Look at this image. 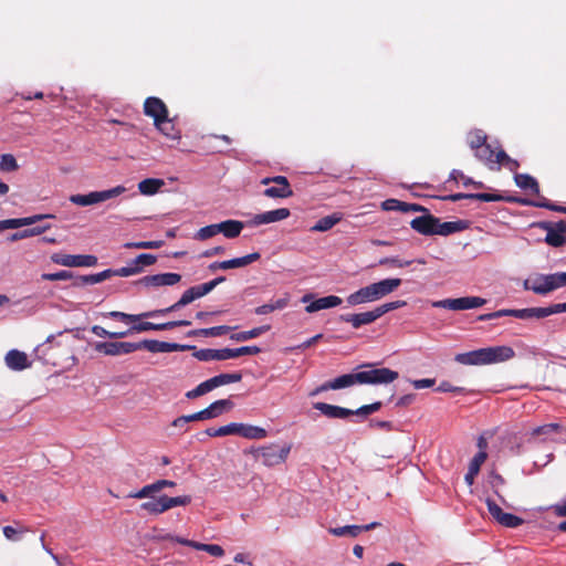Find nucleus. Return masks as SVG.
<instances>
[{"mask_svg": "<svg viewBox=\"0 0 566 566\" xmlns=\"http://www.w3.org/2000/svg\"><path fill=\"white\" fill-rule=\"evenodd\" d=\"M514 180L517 187L524 190H531L534 195H539L537 180L527 174H515Z\"/></svg>", "mask_w": 566, "mask_h": 566, "instance_id": "obj_40", "label": "nucleus"}, {"mask_svg": "<svg viewBox=\"0 0 566 566\" xmlns=\"http://www.w3.org/2000/svg\"><path fill=\"white\" fill-rule=\"evenodd\" d=\"M29 530L27 527H23L21 528L20 531L15 530L14 527L12 526H4L2 528V532H3V535L6 536L7 539L9 541H18L19 537H18V534L19 533H23V532H28Z\"/></svg>", "mask_w": 566, "mask_h": 566, "instance_id": "obj_62", "label": "nucleus"}, {"mask_svg": "<svg viewBox=\"0 0 566 566\" xmlns=\"http://www.w3.org/2000/svg\"><path fill=\"white\" fill-rule=\"evenodd\" d=\"M46 218H54L53 214H34L25 218L7 219L0 221V231L6 229H19L21 227L34 224Z\"/></svg>", "mask_w": 566, "mask_h": 566, "instance_id": "obj_23", "label": "nucleus"}, {"mask_svg": "<svg viewBox=\"0 0 566 566\" xmlns=\"http://www.w3.org/2000/svg\"><path fill=\"white\" fill-rule=\"evenodd\" d=\"M234 327H231L228 325H220V326L208 327V328H206V332H203V333L206 334V337H219V336L226 335Z\"/></svg>", "mask_w": 566, "mask_h": 566, "instance_id": "obj_59", "label": "nucleus"}, {"mask_svg": "<svg viewBox=\"0 0 566 566\" xmlns=\"http://www.w3.org/2000/svg\"><path fill=\"white\" fill-rule=\"evenodd\" d=\"M108 316L124 323H136L142 318L155 317L157 315L155 314V311L145 312L142 314H127L124 312L113 311L108 313Z\"/></svg>", "mask_w": 566, "mask_h": 566, "instance_id": "obj_41", "label": "nucleus"}, {"mask_svg": "<svg viewBox=\"0 0 566 566\" xmlns=\"http://www.w3.org/2000/svg\"><path fill=\"white\" fill-rule=\"evenodd\" d=\"M436 391L461 394L464 391V388L452 386L449 381H441L440 385L436 388Z\"/></svg>", "mask_w": 566, "mask_h": 566, "instance_id": "obj_63", "label": "nucleus"}, {"mask_svg": "<svg viewBox=\"0 0 566 566\" xmlns=\"http://www.w3.org/2000/svg\"><path fill=\"white\" fill-rule=\"evenodd\" d=\"M405 305H406L405 301H395V302L381 304V305L375 307V311H376V313H378V318H379L382 315H385L386 313L397 310V308H400Z\"/></svg>", "mask_w": 566, "mask_h": 566, "instance_id": "obj_53", "label": "nucleus"}, {"mask_svg": "<svg viewBox=\"0 0 566 566\" xmlns=\"http://www.w3.org/2000/svg\"><path fill=\"white\" fill-rule=\"evenodd\" d=\"M218 224L219 233H222L228 239H234L240 235L244 224L238 220H226Z\"/></svg>", "mask_w": 566, "mask_h": 566, "instance_id": "obj_33", "label": "nucleus"}, {"mask_svg": "<svg viewBox=\"0 0 566 566\" xmlns=\"http://www.w3.org/2000/svg\"><path fill=\"white\" fill-rule=\"evenodd\" d=\"M193 301H195L193 294H192L191 290L188 289L182 293L181 297L176 303H174L172 305H170L169 307H166V308L155 310V314L157 316H164L168 313L176 312V311L180 310L181 307L192 303Z\"/></svg>", "mask_w": 566, "mask_h": 566, "instance_id": "obj_36", "label": "nucleus"}, {"mask_svg": "<svg viewBox=\"0 0 566 566\" xmlns=\"http://www.w3.org/2000/svg\"><path fill=\"white\" fill-rule=\"evenodd\" d=\"M261 258L259 252H253L241 258H235L227 261H222L223 270L237 269L247 266Z\"/></svg>", "mask_w": 566, "mask_h": 566, "instance_id": "obj_37", "label": "nucleus"}, {"mask_svg": "<svg viewBox=\"0 0 566 566\" xmlns=\"http://www.w3.org/2000/svg\"><path fill=\"white\" fill-rule=\"evenodd\" d=\"M401 285L400 279H385L379 282L373 283V290L377 300L392 293Z\"/></svg>", "mask_w": 566, "mask_h": 566, "instance_id": "obj_30", "label": "nucleus"}, {"mask_svg": "<svg viewBox=\"0 0 566 566\" xmlns=\"http://www.w3.org/2000/svg\"><path fill=\"white\" fill-rule=\"evenodd\" d=\"M526 291H532L538 295H546L556 290L553 274H536L523 282Z\"/></svg>", "mask_w": 566, "mask_h": 566, "instance_id": "obj_11", "label": "nucleus"}, {"mask_svg": "<svg viewBox=\"0 0 566 566\" xmlns=\"http://www.w3.org/2000/svg\"><path fill=\"white\" fill-rule=\"evenodd\" d=\"M358 371L352 373V374H344L340 375L332 380L325 381L312 391H310V397H315L319 395L321 392L327 391V390H338L347 387H352L354 385H359Z\"/></svg>", "mask_w": 566, "mask_h": 566, "instance_id": "obj_9", "label": "nucleus"}, {"mask_svg": "<svg viewBox=\"0 0 566 566\" xmlns=\"http://www.w3.org/2000/svg\"><path fill=\"white\" fill-rule=\"evenodd\" d=\"M214 387H213V384L211 381V378L207 379L206 381L199 384L196 388H193L192 390H189L187 394H186V397L188 399H195L197 397H200L211 390H213Z\"/></svg>", "mask_w": 566, "mask_h": 566, "instance_id": "obj_48", "label": "nucleus"}, {"mask_svg": "<svg viewBox=\"0 0 566 566\" xmlns=\"http://www.w3.org/2000/svg\"><path fill=\"white\" fill-rule=\"evenodd\" d=\"M126 191L124 186H116L103 191H92L87 195H72L70 201L77 206H91L120 196Z\"/></svg>", "mask_w": 566, "mask_h": 566, "instance_id": "obj_5", "label": "nucleus"}, {"mask_svg": "<svg viewBox=\"0 0 566 566\" xmlns=\"http://www.w3.org/2000/svg\"><path fill=\"white\" fill-rule=\"evenodd\" d=\"M454 360L462 365H489L484 348L457 354Z\"/></svg>", "mask_w": 566, "mask_h": 566, "instance_id": "obj_25", "label": "nucleus"}, {"mask_svg": "<svg viewBox=\"0 0 566 566\" xmlns=\"http://www.w3.org/2000/svg\"><path fill=\"white\" fill-rule=\"evenodd\" d=\"M234 407V403L230 399H220L212 402L207 408L202 409V417L205 420L217 418L226 411L231 410Z\"/></svg>", "mask_w": 566, "mask_h": 566, "instance_id": "obj_27", "label": "nucleus"}, {"mask_svg": "<svg viewBox=\"0 0 566 566\" xmlns=\"http://www.w3.org/2000/svg\"><path fill=\"white\" fill-rule=\"evenodd\" d=\"M379 525H380V523H378V522H371L366 525H345V526H340V527L329 528V533L335 536L348 535L350 537H356L361 532H367V531L374 530V528L378 527Z\"/></svg>", "mask_w": 566, "mask_h": 566, "instance_id": "obj_24", "label": "nucleus"}, {"mask_svg": "<svg viewBox=\"0 0 566 566\" xmlns=\"http://www.w3.org/2000/svg\"><path fill=\"white\" fill-rule=\"evenodd\" d=\"M142 510L150 513V514H155V515H158V514H163L164 511L161 509V505H160V499L158 497L156 501H149V502H144L142 505H140Z\"/></svg>", "mask_w": 566, "mask_h": 566, "instance_id": "obj_60", "label": "nucleus"}, {"mask_svg": "<svg viewBox=\"0 0 566 566\" xmlns=\"http://www.w3.org/2000/svg\"><path fill=\"white\" fill-rule=\"evenodd\" d=\"M144 113L154 119L155 126H159L161 119L168 116V108L160 98L151 96L144 102Z\"/></svg>", "mask_w": 566, "mask_h": 566, "instance_id": "obj_17", "label": "nucleus"}, {"mask_svg": "<svg viewBox=\"0 0 566 566\" xmlns=\"http://www.w3.org/2000/svg\"><path fill=\"white\" fill-rule=\"evenodd\" d=\"M313 408L318 410L328 419H347L348 417L354 416L352 409L326 402H315L313 403Z\"/></svg>", "mask_w": 566, "mask_h": 566, "instance_id": "obj_21", "label": "nucleus"}, {"mask_svg": "<svg viewBox=\"0 0 566 566\" xmlns=\"http://www.w3.org/2000/svg\"><path fill=\"white\" fill-rule=\"evenodd\" d=\"M164 241H138V242H127L124 244L126 249H159L163 247Z\"/></svg>", "mask_w": 566, "mask_h": 566, "instance_id": "obj_52", "label": "nucleus"}, {"mask_svg": "<svg viewBox=\"0 0 566 566\" xmlns=\"http://www.w3.org/2000/svg\"><path fill=\"white\" fill-rule=\"evenodd\" d=\"M504 316H513L521 319L531 318V307L521 310H504Z\"/></svg>", "mask_w": 566, "mask_h": 566, "instance_id": "obj_61", "label": "nucleus"}, {"mask_svg": "<svg viewBox=\"0 0 566 566\" xmlns=\"http://www.w3.org/2000/svg\"><path fill=\"white\" fill-rule=\"evenodd\" d=\"M343 219V214L340 212H334L329 216L321 218L312 228V232H325L331 230L334 226H336Z\"/></svg>", "mask_w": 566, "mask_h": 566, "instance_id": "obj_35", "label": "nucleus"}, {"mask_svg": "<svg viewBox=\"0 0 566 566\" xmlns=\"http://www.w3.org/2000/svg\"><path fill=\"white\" fill-rule=\"evenodd\" d=\"M486 139H488V137L483 130L475 129L473 132H470V134L468 136V144H469L470 148L475 153L481 147H483L485 144H488Z\"/></svg>", "mask_w": 566, "mask_h": 566, "instance_id": "obj_45", "label": "nucleus"}, {"mask_svg": "<svg viewBox=\"0 0 566 566\" xmlns=\"http://www.w3.org/2000/svg\"><path fill=\"white\" fill-rule=\"evenodd\" d=\"M374 364H363L359 368L365 370L358 371L359 385H387L398 379L399 374L390 368H375Z\"/></svg>", "mask_w": 566, "mask_h": 566, "instance_id": "obj_3", "label": "nucleus"}, {"mask_svg": "<svg viewBox=\"0 0 566 566\" xmlns=\"http://www.w3.org/2000/svg\"><path fill=\"white\" fill-rule=\"evenodd\" d=\"M488 511L490 515L500 525L509 528H516L524 523V520L517 515L512 513H505L503 510L495 503L494 500L488 497L485 500Z\"/></svg>", "mask_w": 566, "mask_h": 566, "instance_id": "obj_10", "label": "nucleus"}, {"mask_svg": "<svg viewBox=\"0 0 566 566\" xmlns=\"http://www.w3.org/2000/svg\"><path fill=\"white\" fill-rule=\"evenodd\" d=\"M381 406H382L381 401H376L370 405H364V406L359 407L358 409L353 410V412L356 416L367 417V416L378 411L381 408Z\"/></svg>", "mask_w": 566, "mask_h": 566, "instance_id": "obj_55", "label": "nucleus"}, {"mask_svg": "<svg viewBox=\"0 0 566 566\" xmlns=\"http://www.w3.org/2000/svg\"><path fill=\"white\" fill-rule=\"evenodd\" d=\"M261 353V348L259 346H242L239 348H222V349H196L193 356L200 361H210V360H226L238 358L244 355H258Z\"/></svg>", "mask_w": 566, "mask_h": 566, "instance_id": "obj_2", "label": "nucleus"}, {"mask_svg": "<svg viewBox=\"0 0 566 566\" xmlns=\"http://www.w3.org/2000/svg\"><path fill=\"white\" fill-rule=\"evenodd\" d=\"M17 159L11 154H3L0 158V170L11 172L18 170Z\"/></svg>", "mask_w": 566, "mask_h": 566, "instance_id": "obj_50", "label": "nucleus"}, {"mask_svg": "<svg viewBox=\"0 0 566 566\" xmlns=\"http://www.w3.org/2000/svg\"><path fill=\"white\" fill-rule=\"evenodd\" d=\"M496 161H499L497 166L502 165L512 172H516V170L520 167L518 161L516 159L511 158L505 153V150H503L502 148H497V160Z\"/></svg>", "mask_w": 566, "mask_h": 566, "instance_id": "obj_47", "label": "nucleus"}, {"mask_svg": "<svg viewBox=\"0 0 566 566\" xmlns=\"http://www.w3.org/2000/svg\"><path fill=\"white\" fill-rule=\"evenodd\" d=\"M41 277L44 281H65L73 279V274L70 271L62 270L55 273H43Z\"/></svg>", "mask_w": 566, "mask_h": 566, "instance_id": "obj_56", "label": "nucleus"}, {"mask_svg": "<svg viewBox=\"0 0 566 566\" xmlns=\"http://www.w3.org/2000/svg\"><path fill=\"white\" fill-rule=\"evenodd\" d=\"M486 458H488L486 452H478L471 460V462L469 464L468 472L464 476V480L469 485L473 484L474 479L479 474L480 469H481L482 464L485 462Z\"/></svg>", "mask_w": 566, "mask_h": 566, "instance_id": "obj_34", "label": "nucleus"}, {"mask_svg": "<svg viewBox=\"0 0 566 566\" xmlns=\"http://www.w3.org/2000/svg\"><path fill=\"white\" fill-rule=\"evenodd\" d=\"M91 276V284H97L101 283L109 277L113 276L112 269L104 270L96 274H90Z\"/></svg>", "mask_w": 566, "mask_h": 566, "instance_id": "obj_64", "label": "nucleus"}, {"mask_svg": "<svg viewBox=\"0 0 566 566\" xmlns=\"http://www.w3.org/2000/svg\"><path fill=\"white\" fill-rule=\"evenodd\" d=\"M471 200H479L483 202H495V201H511L515 202L516 199L514 198H505L502 195L497 193H488V192H479V193H472Z\"/></svg>", "mask_w": 566, "mask_h": 566, "instance_id": "obj_49", "label": "nucleus"}, {"mask_svg": "<svg viewBox=\"0 0 566 566\" xmlns=\"http://www.w3.org/2000/svg\"><path fill=\"white\" fill-rule=\"evenodd\" d=\"M560 430V426L558 423H547L539 427H536L532 431V436H542L549 434L552 432H557Z\"/></svg>", "mask_w": 566, "mask_h": 566, "instance_id": "obj_58", "label": "nucleus"}, {"mask_svg": "<svg viewBox=\"0 0 566 566\" xmlns=\"http://www.w3.org/2000/svg\"><path fill=\"white\" fill-rule=\"evenodd\" d=\"M7 366L12 370H23L30 367L28 355L18 349H11L4 357Z\"/></svg>", "mask_w": 566, "mask_h": 566, "instance_id": "obj_26", "label": "nucleus"}, {"mask_svg": "<svg viewBox=\"0 0 566 566\" xmlns=\"http://www.w3.org/2000/svg\"><path fill=\"white\" fill-rule=\"evenodd\" d=\"M411 263H412V261H402L397 256L382 258L379 260L380 265H388L391 268H405V266H409Z\"/></svg>", "mask_w": 566, "mask_h": 566, "instance_id": "obj_57", "label": "nucleus"}, {"mask_svg": "<svg viewBox=\"0 0 566 566\" xmlns=\"http://www.w3.org/2000/svg\"><path fill=\"white\" fill-rule=\"evenodd\" d=\"M138 350L146 349L150 353H172L196 349L191 345H182L177 343L160 342L156 339H144L137 343Z\"/></svg>", "mask_w": 566, "mask_h": 566, "instance_id": "obj_13", "label": "nucleus"}, {"mask_svg": "<svg viewBox=\"0 0 566 566\" xmlns=\"http://www.w3.org/2000/svg\"><path fill=\"white\" fill-rule=\"evenodd\" d=\"M242 379V375L240 373H233V374H220L211 378V381L213 384V387H220L223 385L232 384V382H239Z\"/></svg>", "mask_w": 566, "mask_h": 566, "instance_id": "obj_46", "label": "nucleus"}, {"mask_svg": "<svg viewBox=\"0 0 566 566\" xmlns=\"http://www.w3.org/2000/svg\"><path fill=\"white\" fill-rule=\"evenodd\" d=\"M290 214H291V212L287 208H279L275 210H270V211L254 214L250 221V224L258 227L261 224L273 223V222L282 221V220L289 218Z\"/></svg>", "mask_w": 566, "mask_h": 566, "instance_id": "obj_19", "label": "nucleus"}, {"mask_svg": "<svg viewBox=\"0 0 566 566\" xmlns=\"http://www.w3.org/2000/svg\"><path fill=\"white\" fill-rule=\"evenodd\" d=\"M137 324H134L130 327V331L133 333H142V332H148V331H168L172 329L175 327L179 326H189L191 324L190 321L187 319H180V321H171L166 323H151V322H136Z\"/></svg>", "mask_w": 566, "mask_h": 566, "instance_id": "obj_18", "label": "nucleus"}, {"mask_svg": "<svg viewBox=\"0 0 566 566\" xmlns=\"http://www.w3.org/2000/svg\"><path fill=\"white\" fill-rule=\"evenodd\" d=\"M474 156L484 163L490 169H499L497 164V149H493L490 144H485L474 153Z\"/></svg>", "mask_w": 566, "mask_h": 566, "instance_id": "obj_32", "label": "nucleus"}, {"mask_svg": "<svg viewBox=\"0 0 566 566\" xmlns=\"http://www.w3.org/2000/svg\"><path fill=\"white\" fill-rule=\"evenodd\" d=\"M410 227L417 233L422 235L448 237L450 234L461 232L468 229L469 222L465 220L441 222V220L438 217L429 212L427 214H422L420 217L412 219L410 221Z\"/></svg>", "mask_w": 566, "mask_h": 566, "instance_id": "obj_1", "label": "nucleus"}, {"mask_svg": "<svg viewBox=\"0 0 566 566\" xmlns=\"http://www.w3.org/2000/svg\"><path fill=\"white\" fill-rule=\"evenodd\" d=\"M347 303L352 306L360 305L377 301L371 284L359 289L358 291L349 294L346 298Z\"/></svg>", "mask_w": 566, "mask_h": 566, "instance_id": "obj_28", "label": "nucleus"}, {"mask_svg": "<svg viewBox=\"0 0 566 566\" xmlns=\"http://www.w3.org/2000/svg\"><path fill=\"white\" fill-rule=\"evenodd\" d=\"M94 349L107 356H120L138 350V346L137 343L130 342H96Z\"/></svg>", "mask_w": 566, "mask_h": 566, "instance_id": "obj_15", "label": "nucleus"}, {"mask_svg": "<svg viewBox=\"0 0 566 566\" xmlns=\"http://www.w3.org/2000/svg\"><path fill=\"white\" fill-rule=\"evenodd\" d=\"M262 185L275 184L264 190L263 195L269 198L285 199L293 196V190L290 181L285 176L265 177L261 180Z\"/></svg>", "mask_w": 566, "mask_h": 566, "instance_id": "obj_8", "label": "nucleus"}, {"mask_svg": "<svg viewBox=\"0 0 566 566\" xmlns=\"http://www.w3.org/2000/svg\"><path fill=\"white\" fill-rule=\"evenodd\" d=\"M181 281V275L178 273H159L154 275H146L135 281V285L146 289H158L161 286H172Z\"/></svg>", "mask_w": 566, "mask_h": 566, "instance_id": "obj_12", "label": "nucleus"}, {"mask_svg": "<svg viewBox=\"0 0 566 566\" xmlns=\"http://www.w3.org/2000/svg\"><path fill=\"white\" fill-rule=\"evenodd\" d=\"M271 326L270 325H262V326H259V327H254L250 331H243V332H239V333H235V334H232L230 336V338L232 340H235V342H247L249 339H252V338H256L259 337L260 335L266 333L268 331H270Z\"/></svg>", "mask_w": 566, "mask_h": 566, "instance_id": "obj_44", "label": "nucleus"}, {"mask_svg": "<svg viewBox=\"0 0 566 566\" xmlns=\"http://www.w3.org/2000/svg\"><path fill=\"white\" fill-rule=\"evenodd\" d=\"M165 186V181L159 178H146L138 184V190L144 196L156 195L161 187Z\"/></svg>", "mask_w": 566, "mask_h": 566, "instance_id": "obj_38", "label": "nucleus"}, {"mask_svg": "<svg viewBox=\"0 0 566 566\" xmlns=\"http://www.w3.org/2000/svg\"><path fill=\"white\" fill-rule=\"evenodd\" d=\"M378 319V313H376L375 308L368 312L363 313H348L342 314L339 316V321L349 323L353 328L358 329L364 325H368Z\"/></svg>", "mask_w": 566, "mask_h": 566, "instance_id": "obj_20", "label": "nucleus"}, {"mask_svg": "<svg viewBox=\"0 0 566 566\" xmlns=\"http://www.w3.org/2000/svg\"><path fill=\"white\" fill-rule=\"evenodd\" d=\"M160 499V505L164 511V513L175 506H186L191 503V496L190 495H180L170 497L167 495L159 496Z\"/></svg>", "mask_w": 566, "mask_h": 566, "instance_id": "obj_43", "label": "nucleus"}, {"mask_svg": "<svg viewBox=\"0 0 566 566\" xmlns=\"http://www.w3.org/2000/svg\"><path fill=\"white\" fill-rule=\"evenodd\" d=\"M290 451V444H286L282 448H279L276 444H270L266 447L259 448L255 451V458L261 459L263 464L266 467H274L285 462Z\"/></svg>", "mask_w": 566, "mask_h": 566, "instance_id": "obj_7", "label": "nucleus"}, {"mask_svg": "<svg viewBox=\"0 0 566 566\" xmlns=\"http://www.w3.org/2000/svg\"><path fill=\"white\" fill-rule=\"evenodd\" d=\"M290 298L289 296L281 297L274 301H271L270 303L260 305L254 308V313L256 315H266L269 313H272L276 310H283L289 305Z\"/></svg>", "mask_w": 566, "mask_h": 566, "instance_id": "obj_42", "label": "nucleus"}, {"mask_svg": "<svg viewBox=\"0 0 566 566\" xmlns=\"http://www.w3.org/2000/svg\"><path fill=\"white\" fill-rule=\"evenodd\" d=\"M484 349L489 365L504 363L515 357V352L511 346L502 345L485 347Z\"/></svg>", "mask_w": 566, "mask_h": 566, "instance_id": "obj_22", "label": "nucleus"}, {"mask_svg": "<svg viewBox=\"0 0 566 566\" xmlns=\"http://www.w3.org/2000/svg\"><path fill=\"white\" fill-rule=\"evenodd\" d=\"M533 227L546 231L544 242L553 248L566 245V220L559 221H539L533 223Z\"/></svg>", "mask_w": 566, "mask_h": 566, "instance_id": "obj_4", "label": "nucleus"}, {"mask_svg": "<svg viewBox=\"0 0 566 566\" xmlns=\"http://www.w3.org/2000/svg\"><path fill=\"white\" fill-rule=\"evenodd\" d=\"M176 543L192 547L197 551H203L209 553L212 556L221 557L224 554L223 548L217 544H202L196 541L187 539V538H176Z\"/></svg>", "mask_w": 566, "mask_h": 566, "instance_id": "obj_29", "label": "nucleus"}, {"mask_svg": "<svg viewBox=\"0 0 566 566\" xmlns=\"http://www.w3.org/2000/svg\"><path fill=\"white\" fill-rule=\"evenodd\" d=\"M485 303L486 300L480 296H463L459 298H444L440 301H433L431 305L437 308H446L450 311H465L481 307Z\"/></svg>", "mask_w": 566, "mask_h": 566, "instance_id": "obj_6", "label": "nucleus"}, {"mask_svg": "<svg viewBox=\"0 0 566 566\" xmlns=\"http://www.w3.org/2000/svg\"><path fill=\"white\" fill-rule=\"evenodd\" d=\"M312 298H313L312 294H305L301 300L302 303H308L305 307V311L307 313H315L321 310L336 307L343 303V300L336 295H328V296L319 297L314 301H312Z\"/></svg>", "mask_w": 566, "mask_h": 566, "instance_id": "obj_16", "label": "nucleus"}, {"mask_svg": "<svg viewBox=\"0 0 566 566\" xmlns=\"http://www.w3.org/2000/svg\"><path fill=\"white\" fill-rule=\"evenodd\" d=\"M219 233L218 231V224H209L206 227L200 228L197 233L195 234V239L205 241L207 239H210Z\"/></svg>", "mask_w": 566, "mask_h": 566, "instance_id": "obj_51", "label": "nucleus"}, {"mask_svg": "<svg viewBox=\"0 0 566 566\" xmlns=\"http://www.w3.org/2000/svg\"><path fill=\"white\" fill-rule=\"evenodd\" d=\"M53 263L63 265V266H95L97 264V258L92 254H65V253H54L51 256Z\"/></svg>", "mask_w": 566, "mask_h": 566, "instance_id": "obj_14", "label": "nucleus"}, {"mask_svg": "<svg viewBox=\"0 0 566 566\" xmlns=\"http://www.w3.org/2000/svg\"><path fill=\"white\" fill-rule=\"evenodd\" d=\"M157 261V256L150 253H142L135 258V264L140 266V270L144 271L145 268L155 264Z\"/></svg>", "mask_w": 566, "mask_h": 566, "instance_id": "obj_54", "label": "nucleus"}, {"mask_svg": "<svg viewBox=\"0 0 566 566\" xmlns=\"http://www.w3.org/2000/svg\"><path fill=\"white\" fill-rule=\"evenodd\" d=\"M235 434L251 440H260L268 437L264 428L245 423H237Z\"/></svg>", "mask_w": 566, "mask_h": 566, "instance_id": "obj_31", "label": "nucleus"}, {"mask_svg": "<svg viewBox=\"0 0 566 566\" xmlns=\"http://www.w3.org/2000/svg\"><path fill=\"white\" fill-rule=\"evenodd\" d=\"M164 136L171 140H179L181 138V132L174 123V119L168 116L161 119L159 126H155Z\"/></svg>", "mask_w": 566, "mask_h": 566, "instance_id": "obj_39", "label": "nucleus"}]
</instances>
